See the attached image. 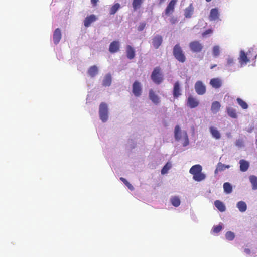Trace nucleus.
Returning <instances> with one entry per match:
<instances>
[{
  "mask_svg": "<svg viewBox=\"0 0 257 257\" xmlns=\"http://www.w3.org/2000/svg\"><path fill=\"white\" fill-rule=\"evenodd\" d=\"M99 115L100 119L103 122H106L108 119V108L107 104L102 102L99 105Z\"/></svg>",
  "mask_w": 257,
  "mask_h": 257,
  "instance_id": "f257e3e1",
  "label": "nucleus"
},
{
  "mask_svg": "<svg viewBox=\"0 0 257 257\" xmlns=\"http://www.w3.org/2000/svg\"><path fill=\"white\" fill-rule=\"evenodd\" d=\"M174 57L180 62L184 63L186 60V57L179 44L174 46L173 50Z\"/></svg>",
  "mask_w": 257,
  "mask_h": 257,
  "instance_id": "f03ea898",
  "label": "nucleus"
},
{
  "mask_svg": "<svg viewBox=\"0 0 257 257\" xmlns=\"http://www.w3.org/2000/svg\"><path fill=\"white\" fill-rule=\"evenodd\" d=\"M151 78L152 81L156 84H160L163 81V76L161 72L159 67H156L153 70Z\"/></svg>",
  "mask_w": 257,
  "mask_h": 257,
  "instance_id": "7ed1b4c3",
  "label": "nucleus"
},
{
  "mask_svg": "<svg viewBox=\"0 0 257 257\" xmlns=\"http://www.w3.org/2000/svg\"><path fill=\"white\" fill-rule=\"evenodd\" d=\"M191 51L194 53L200 52L203 48L202 44L199 41H193L189 44Z\"/></svg>",
  "mask_w": 257,
  "mask_h": 257,
  "instance_id": "20e7f679",
  "label": "nucleus"
},
{
  "mask_svg": "<svg viewBox=\"0 0 257 257\" xmlns=\"http://www.w3.org/2000/svg\"><path fill=\"white\" fill-rule=\"evenodd\" d=\"M194 88L196 92L198 95H202L206 93V86L203 84V82L201 81H197L195 83Z\"/></svg>",
  "mask_w": 257,
  "mask_h": 257,
  "instance_id": "39448f33",
  "label": "nucleus"
},
{
  "mask_svg": "<svg viewBox=\"0 0 257 257\" xmlns=\"http://www.w3.org/2000/svg\"><path fill=\"white\" fill-rule=\"evenodd\" d=\"M142 92L141 84L139 82L136 81L133 84L132 92L136 97H139L141 95Z\"/></svg>",
  "mask_w": 257,
  "mask_h": 257,
  "instance_id": "423d86ee",
  "label": "nucleus"
},
{
  "mask_svg": "<svg viewBox=\"0 0 257 257\" xmlns=\"http://www.w3.org/2000/svg\"><path fill=\"white\" fill-rule=\"evenodd\" d=\"M177 2V0H171L170 1L164 11V14L165 15L169 16L174 13Z\"/></svg>",
  "mask_w": 257,
  "mask_h": 257,
  "instance_id": "0eeeda50",
  "label": "nucleus"
},
{
  "mask_svg": "<svg viewBox=\"0 0 257 257\" xmlns=\"http://www.w3.org/2000/svg\"><path fill=\"white\" fill-rule=\"evenodd\" d=\"M199 102L191 95L189 96L187 100V105L190 108H194L199 105Z\"/></svg>",
  "mask_w": 257,
  "mask_h": 257,
  "instance_id": "6e6552de",
  "label": "nucleus"
},
{
  "mask_svg": "<svg viewBox=\"0 0 257 257\" xmlns=\"http://www.w3.org/2000/svg\"><path fill=\"white\" fill-rule=\"evenodd\" d=\"M250 52V51H249V52L246 54L244 51H240L239 61L241 65L246 64L249 61V59L248 58L247 55H249Z\"/></svg>",
  "mask_w": 257,
  "mask_h": 257,
  "instance_id": "1a4fd4ad",
  "label": "nucleus"
},
{
  "mask_svg": "<svg viewBox=\"0 0 257 257\" xmlns=\"http://www.w3.org/2000/svg\"><path fill=\"white\" fill-rule=\"evenodd\" d=\"M209 19L211 21L219 20V13L217 8L212 9L209 16Z\"/></svg>",
  "mask_w": 257,
  "mask_h": 257,
  "instance_id": "9d476101",
  "label": "nucleus"
},
{
  "mask_svg": "<svg viewBox=\"0 0 257 257\" xmlns=\"http://www.w3.org/2000/svg\"><path fill=\"white\" fill-rule=\"evenodd\" d=\"M149 98L156 105L158 104L160 102V98L152 89H150L149 91Z\"/></svg>",
  "mask_w": 257,
  "mask_h": 257,
  "instance_id": "9b49d317",
  "label": "nucleus"
},
{
  "mask_svg": "<svg viewBox=\"0 0 257 257\" xmlns=\"http://www.w3.org/2000/svg\"><path fill=\"white\" fill-rule=\"evenodd\" d=\"M97 18L95 15H90L86 17L84 21V25L85 27H89L91 24L96 21Z\"/></svg>",
  "mask_w": 257,
  "mask_h": 257,
  "instance_id": "f8f14e48",
  "label": "nucleus"
},
{
  "mask_svg": "<svg viewBox=\"0 0 257 257\" xmlns=\"http://www.w3.org/2000/svg\"><path fill=\"white\" fill-rule=\"evenodd\" d=\"M62 37L61 30L59 28H57L54 32L53 35V40L55 44H58L60 42Z\"/></svg>",
  "mask_w": 257,
  "mask_h": 257,
  "instance_id": "ddd939ff",
  "label": "nucleus"
},
{
  "mask_svg": "<svg viewBox=\"0 0 257 257\" xmlns=\"http://www.w3.org/2000/svg\"><path fill=\"white\" fill-rule=\"evenodd\" d=\"M162 37L160 35H157L152 39V45L156 49H158L162 43Z\"/></svg>",
  "mask_w": 257,
  "mask_h": 257,
  "instance_id": "4468645a",
  "label": "nucleus"
},
{
  "mask_svg": "<svg viewBox=\"0 0 257 257\" xmlns=\"http://www.w3.org/2000/svg\"><path fill=\"white\" fill-rule=\"evenodd\" d=\"M119 50V43L118 41H114L110 44L109 51L111 53L117 52Z\"/></svg>",
  "mask_w": 257,
  "mask_h": 257,
  "instance_id": "2eb2a0df",
  "label": "nucleus"
},
{
  "mask_svg": "<svg viewBox=\"0 0 257 257\" xmlns=\"http://www.w3.org/2000/svg\"><path fill=\"white\" fill-rule=\"evenodd\" d=\"M181 90L180 87V83L178 81L175 83L173 90V95L175 98L178 97L181 95Z\"/></svg>",
  "mask_w": 257,
  "mask_h": 257,
  "instance_id": "dca6fc26",
  "label": "nucleus"
},
{
  "mask_svg": "<svg viewBox=\"0 0 257 257\" xmlns=\"http://www.w3.org/2000/svg\"><path fill=\"white\" fill-rule=\"evenodd\" d=\"M210 84L212 86V87L215 89H218L222 85V81L218 78H212L210 80Z\"/></svg>",
  "mask_w": 257,
  "mask_h": 257,
  "instance_id": "f3484780",
  "label": "nucleus"
},
{
  "mask_svg": "<svg viewBox=\"0 0 257 257\" xmlns=\"http://www.w3.org/2000/svg\"><path fill=\"white\" fill-rule=\"evenodd\" d=\"M194 12V7L192 4H190L184 10V16L185 18H190L191 17Z\"/></svg>",
  "mask_w": 257,
  "mask_h": 257,
  "instance_id": "a211bd4d",
  "label": "nucleus"
},
{
  "mask_svg": "<svg viewBox=\"0 0 257 257\" xmlns=\"http://www.w3.org/2000/svg\"><path fill=\"white\" fill-rule=\"evenodd\" d=\"M126 56L129 59H132L135 57V52L134 49L130 45L126 46Z\"/></svg>",
  "mask_w": 257,
  "mask_h": 257,
  "instance_id": "6ab92c4d",
  "label": "nucleus"
},
{
  "mask_svg": "<svg viewBox=\"0 0 257 257\" xmlns=\"http://www.w3.org/2000/svg\"><path fill=\"white\" fill-rule=\"evenodd\" d=\"M98 72V69L96 65L91 66L88 70V73L91 77H95Z\"/></svg>",
  "mask_w": 257,
  "mask_h": 257,
  "instance_id": "aec40b11",
  "label": "nucleus"
},
{
  "mask_svg": "<svg viewBox=\"0 0 257 257\" xmlns=\"http://www.w3.org/2000/svg\"><path fill=\"white\" fill-rule=\"evenodd\" d=\"M111 76L110 74H108L106 75L104 77L103 80L102 84L105 87L109 86L111 84Z\"/></svg>",
  "mask_w": 257,
  "mask_h": 257,
  "instance_id": "412c9836",
  "label": "nucleus"
},
{
  "mask_svg": "<svg viewBox=\"0 0 257 257\" xmlns=\"http://www.w3.org/2000/svg\"><path fill=\"white\" fill-rule=\"evenodd\" d=\"M220 104L218 101H214L212 103L211 106V111L213 113H217L220 109Z\"/></svg>",
  "mask_w": 257,
  "mask_h": 257,
  "instance_id": "4be33fe9",
  "label": "nucleus"
},
{
  "mask_svg": "<svg viewBox=\"0 0 257 257\" xmlns=\"http://www.w3.org/2000/svg\"><path fill=\"white\" fill-rule=\"evenodd\" d=\"M227 114L228 115L233 118H237V114L236 110L232 107H228L227 109Z\"/></svg>",
  "mask_w": 257,
  "mask_h": 257,
  "instance_id": "5701e85b",
  "label": "nucleus"
},
{
  "mask_svg": "<svg viewBox=\"0 0 257 257\" xmlns=\"http://www.w3.org/2000/svg\"><path fill=\"white\" fill-rule=\"evenodd\" d=\"M120 5L119 3L115 4L110 8L109 10V14L110 15L115 14L116 13V12L118 10V9L120 8Z\"/></svg>",
  "mask_w": 257,
  "mask_h": 257,
  "instance_id": "b1692460",
  "label": "nucleus"
},
{
  "mask_svg": "<svg viewBox=\"0 0 257 257\" xmlns=\"http://www.w3.org/2000/svg\"><path fill=\"white\" fill-rule=\"evenodd\" d=\"M143 3V0H133L132 3L133 8L134 10L139 9Z\"/></svg>",
  "mask_w": 257,
  "mask_h": 257,
  "instance_id": "393cba45",
  "label": "nucleus"
},
{
  "mask_svg": "<svg viewBox=\"0 0 257 257\" xmlns=\"http://www.w3.org/2000/svg\"><path fill=\"white\" fill-rule=\"evenodd\" d=\"M236 101L238 103V104L240 106V107L243 109H246L248 108V105L243 100H242L240 98H237L236 99Z\"/></svg>",
  "mask_w": 257,
  "mask_h": 257,
  "instance_id": "a878e982",
  "label": "nucleus"
},
{
  "mask_svg": "<svg viewBox=\"0 0 257 257\" xmlns=\"http://www.w3.org/2000/svg\"><path fill=\"white\" fill-rule=\"evenodd\" d=\"M212 53L214 57H216L219 56L220 53V48L218 46H215L212 49Z\"/></svg>",
  "mask_w": 257,
  "mask_h": 257,
  "instance_id": "bb28decb",
  "label": "nucleus"
},
{
  "mask_svg": "<svg viewBox=\"0 0 257 257\" xmlns=\"http://www.w3.org/2000/svg\"><path fill=\"white\" fill-rule=\"evenodd\" d=\"M145 26H146V23H145V22L141 23L140 24L139 26L138 27L137 30L139 31H142L144 30Z\"/></svg>",
  "mask_w": 257,
  "mask_h": 257,
  "instance_id": "cd10ccee",
  "label": "nucleus"
},
{
  "mask_svg": "<svg viewBox=\"0 0 257 257\" xmlns=\"http://www.w3.org/2000/svg\"><path fill=\"white\" fill-rule=\"evenodd\" d=\"M169 21L172 24H175L177 22V18L176 17H175L174 16H172L169 19Z\"/></svg>",
  "mask_w": 257,
  "mask_h": 257,
  "instance_id": "c85d7f7f",
  "label": "nucleus"
},
{
  "mask_svg": "<svg viewBox=\"0 0 257 257\" xmlns=\"http://www.w3.org/2000/svg\"><path fill=\"white\" fill-rule=\"evenodd\" d=\"M212 33V30L211 29H209L207 30H206L205 31H204L203 34H202V35L203 36H205L209 34H210V33Z\"/></svg>",
  "mask_w": 257,
  "mask_h": 257,
  "instance_id": "c756f323",
  "label": "nucleus"
},
{
  "mask_svg": "<svg viewBox=\"0 0 257 257\" xmlns=\"http://www.w3.org/2000/svg\"><path fill=\"white\" fill-rule=\"evenodd\" d=\"M234 63V60L232 58H228V59H227V65L228 66H230L232 64H233Z\"/></svg>",
  "mask_w": 257,
  "mask_h": 257,
  "instance_id": "7c9ffc66",
  "label": "nucleus"
},
{
  "mask_svg": "<svg viewBox=\"0 0 257 257\" xmlns=\"http://www.w3.org/2000/svg\"><path fill=\"white\" fill-rule=\"evenodd\" d=\"M98 1L99 0H91V3L93 7H95L97 6Z\"/></svg>",
  "mask_w": 257,
  "mask_h": 257,
  "instance_id": "2f4dec72",
  "label": "nucleus"
},
{
  "mask_svg": "<svg viewBox=\"0 0 257 257\" xmlns=\"http://www.w3.org/2000/svg\"><path fill=\"white\" fill-rule=\"evenodd\" d=\"M216 66V64L213 65H212V66L210 67V69H213L214 67H215Z\"/></svg>",
  "mask_w": 257,
  "mask_h": 257,
  "instance_id": "473e14b6",
  "label": "nucleus"
},
{
  "mask_svg": "<svg viewBox=\"0 0 257 257\" xmlns=\"http://www.w3.org/2000/svg\"><path fill=\"white\" fill-rule=\"evenodd\" d=\"M175 128H176V129L179 128V126H178V125H176V126H175Z\"/></svg>",
  "mask_w": 257,
  "mask_h": 257,
  "instance_id": "72a5a7b5",
  "label": "nucleus"
},
{
  "mask_svg": "<svg viewBox=\"0 0 257 257\" xmlns=\"http://www.w3.org/2000/svg\"><path fill=\"white\" fill-rule=\"evenodd\" d=\"M164 1V0H160V3L161 4Z\"/></svg>",
  "mask_w": 257,
  "mask_h": 257,
  "instance_id": "f704fd0d",
  "label": "nucleus"
},
{
  "mask_svg": "<svg viewBox=\"0 0 257 257\" xmlns=\"http://www.w3.org/2000/svg\"><path fill=\"white\" fill-rule=\"evenodd\" d=\"M206 2H210L211 0H205Z\"/></svg>",
  "mask_w": 257,
  "mask_h": 257,
  "instance_id": "c9c22d12",
  "label": "nucleus"
}]
</instances>
